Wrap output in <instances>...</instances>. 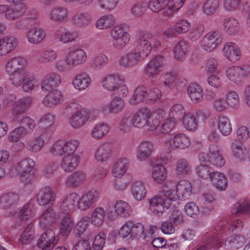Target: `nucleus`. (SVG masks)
I'll use <instances>...</instances> for the list:
<instances>
[{"instance_id":"obj_1","label":"nucleus","mask_w":250,"mask_h":250,"mask_svg":"<svg viewBox=\"0 0 250 250\" xmlns=\"http://www.w3.org/2000/svg\"><path fill=\"white\" fill-rule=\"evenodd\" d=\"M64 112L71 113L69 123L74 128L83 126L85 122L90 118L91 113L87 110L82 108L81 105L76 103L68 104L64 109Z\"/></svg>"},{"instance_id":"obj_2","label":"nucleus","mask_w":250,"mask_h":250,"mask_svg":"<svg viewBox=\"0 0 250 250\" xmlns=\"http://www.w3.org/2000/svg\"><path fill=\"white\" fill-rule=\"evenodd\" d=\"M153 37L152 33L149 32L141 31L139 32L137 44L133 51L141 61L145 59L150 54L152 46L148 39H150Z\"/></svg>"},{"instance_id":"obj_3","label":"nucleus","mask_w":250,"mask_h":250,"mask_svg":"<svg viewBox=\"0 0 250 250\" xmlns=\"http://www.w3.org/2000/svg\"><path fill=\"white\" fill-rule=\"evenodd\" d=\"M185 0H175L173 5H169L168 0H150L148 8L153 12H157L165 10L162 13L164 16H169L172 11L180 9L184 4Z\"/></svg>"},{"instance_id":"obj_4","label":"nucleus","mask_w":250,"mask_h":250,"mask_svg":"<svg viewBox=\"0 0 250 250\" xmlns=\"http://www.w3.org/2000/svg\"><path fill=\"white\" fill-rule=\"evenodd\" d=\"M77 140H71L64 143L60 141L55 143L50 148L51 153L54 156H72L76 155L74 152L79 146Z\"/></svg>"},{"instance_id":"obj_5","label":"nucleus","mask_w":250,"mask_h":250,"mask_svg":"<svg viewBox=\"0 0 250 250\" xmlns=\"http://www.w3.org/2000/svg\"><path fill=\"white\" fill-rule=\"evenodd\" d=\"M113 47L116 50L124 48L130 40V35L121 26L113 28L110 32Z\"/></svg>"},{"instance_id":"obj_6","label":"nucleus","mask_w":250,"mask_h":250,"mask_svg":"<svg viewBox=\"0 0 250 250\" xmlns=\"http://www.w3.org/2000/svg\"><path fill=\"white\" fill-rule=\"evenodd\" d=\"M222 39L223 35L220 31H211L204 36L200 43L204 50L210 52L222 42Z\"/></svg>"},{"instance_id":"obj_7","label":"nucleus","mask_w":250,"mask_h":250,"mask_svg":"<svg viewBox=\"0 0 250 250\" xmlns=\"http://www.w3.org/2000/svg\"><path fill=\"white\" fill-rule=\"evenodd\" d=\"M34 166V161L29 157L21 160L15 166L16 171L21 175V180L25 185L31 182L30 178L25 176L30 173Z\"/></svg>"},{"instance_id":"obj_8","label":"nucleus","mask_w":250,"mask_h":250,"mask_svg":"<svg viewBox=\"0 0 250 250\" xmlns=\"http://www.w3.org/2000/svg\"><path fill=\"white\" fill-rule=\"evenodd\" d=\"M226 75L230 80L236 83H239L250 76V67H231L227 69Z\"/></svg>"},{"instance_id":"obj_9","label":"nucleus","mask_w":250,"mask_h":250,"mask_svg":"<svg viewBox=\"0 0 250 250\" xmlns=\"http://www.w3.org/2000/svg\"><path fill=\"white\" fill-rule=\"evenodd\" d=\"M68 9L63 6H55L48 14L50 21L57 23H62L68 21Z\"/></svg>"},{"instance_id":"obj_10","label":"nucleus","mask_w":250,"mask_h":250,"mask_svg":"<svg viewBox=\"0 0 250 250\" xmlns=\"http://www.w3.org/2000/svg\"><path fill=\"white\" fill-rule=\"evenodd\" d=\"M80 196L76 192L68 194L63 200L61 206V211L63 213H70L75 209L76 206L79 208Z\"/></svg>"},{"instance_id":"obj_11","label":"nucleus","mask_w":250,"mask_h":250,"mask_svg":"<svg viewBox=\"0 0 250 250\" xmlns=\"http://www.w3.org/2000/svg\"><path fill=\"white\" fill-rule=\"evenodd\" d=\"M151 115L150 111L147 108L138 110L132 117L134 127L142 128L147 125L150 130V126L153 125V122L152 125L150 123Z\"/></svg>"},{"instance_id":"obj_12","label":"nucleus","mask_w":250,"mask_h":250,"mask_svg":"<svg viewBox=\"0 0 250 250\" xmlns=\"http://www.w3.org/2000/svg\"><path fill=\"white\" fill-rule=\"evenodd\" d=\"M52 229H47L42 235L37 243V246L42 250H51L57 242Z\"/></svg>"},{"instance_id":"obj_13","label":"nucleus","mask_w":250,"mask_h":250,"mask_svg":"<svg viewBox=\"0 0 250 250\" xmlns=\"http://www.w3.org/2000/svg\"><path fill=\"white\" fill-rule=\"evenodd\" d=\"M99 196V192L95 189L84 193L80 197L79 209L85 210L93 207L98 201Z\"/></svg>"},{"instance_id":"obj_14","label":"nucleus","mask_w":250,"mask_h":250,"mask_svg":"<svg viewBox=\"0 0 250 250\" xmlns=\"http://www.w3.org/2000/svg\"><path fill=\"white\" fill-rule=\"evenodd\" d=\"M164 57L156 55L145 66L144 72L148 77H153L159 73L160 68L163 66Z\"/></svg>"},{"instance_id":"obj_15","label":"nucleus","mask_w":250,"mask_h":250,"mask_svg":"<svg viewBox=\"0 0 250 250\" xmlns=\"http://www.w3.org/2000/svg\"><path fill=\"white\" fill-rule=\"evenodd\" d=\"M86 59V54L82 49L71 50L65 56V62L69 66L81 64L84 63Z\"/></svg>"},{"instance_id":"obj_16","label":"nucleus","mask_w":250,"mask_h":250,"mask_svg":"<svg viewBox=\"0 0 250 250\" xmlns=\"http://www.w3.org/2000/svg\"><path fill=\"white\" fill-rule=\"evenodd\" d=\"M27 61L24 57L18 56L8 60L5 66V71L8 74L22 71L27 64Z\"/></svg>"},{"instance_id":"obj_17","label":"nucleus","mask_w":250,"mask_h":250,"mask_svg":"<svg viewBox=\"0 0 250 250\" xmlns=\"http://www.w3.org/2000/svg\"><path fill=\"white\" fill-rule=\"evenodd\" d=\"M86 179V173L82 170H78L67 177L65 181V185L68 188H77L83 185Z\"/></svg>"},{"instance_id":"obj_18","label":"nucleus","mask_w":250,"mask_h":250,"mask_svg":"<svg viewBox=\"0 0 250 250\" xmlns=\"http://www.w3.org/2000/svg\"><path fill=\"white\" fill-rule=\"evenodd\" d=\"M54 37L56 41L66 43L74 41L78 37V34L61 26L56 30Z\"/></svg>"},{"instance_id":"obj_19","label":"nucleus","mask_w":250,"mask_h":250,"mask_svg":"<svg viewBox=\"0 0 250 250\" xmlns=\"http://www.w3.org/2000/svg\"><path fill=\"white\" fill-rule=\"evenodd\" d=\"M61 76L57 73L51 72L47 74L43 78L41 83L42 90L51 91L57 87L61 83Z\"/></svg>"},{"instance_id":"obj_20","label":"nucleus","mask_w":250,"mask_h":250,"mask_svg":"<svg viewBox=\"0 0 250 250\" xmlns=\"http://www.w3.org/2000/svg\"><path fill=\"white\" fill-rule=\"evenodd\" d=\"M18 43V39L14 36H7L0 39V56L5 55L14 50Z\"/></svg>"},{"instance_id":"obj_21","label":"nucleus","mask_w":250,"mask_h":250,"mask_svg":"<svg viewBox=\"0 0 250 250\" xmlns=\"http://www.w3.org/2000/svg\"><path fill=\"white\" fill-rule=\"evenodd\" d=\"M56 193L49 188L41 189L37 195V201L41 206L53 205L55 203Z\"/></svg>"},{"instance_id":"obj_22","label":"nucleus","mask_w":250,"mask_h":250,"mask_svg":"<svg viewBox=\"0 0 250 250\" xmlns=\"http://www.w3.org/2000/svg\"><path fill=\"white\" fill-rule=\"evenodd\" d=\"M26 36L29 43L38 44L42 42L45 39L46 32L42 27H34L28 29Z\"/></svg>"},{"instance_id":"obj_23","label":"nucleus","mask_w":250,"mask_h":250,"mask_svg":"<svg viewBox=\"0 0 250 250\" xmlns=\"http://www.w3.org/2000/svg\"><path fill=\"white\" fill-rule=\"evenodd\" d=\"M58 218L57 213L49 207L46 208L40 217V225L42 228H47L56 222Z\"/></svg>"},{"instance_id":"obj_24","label":"nucleus","mask_w":250,"mask_h":250,"mask_svg":"<svg viewBox=\"0 0 250 250\" xmlns=\"http://www.w3.org/2000/svg\"><path fill=\"white\" fill-rule=\"evenodd\" d=\"M125 107V103L121 97L113 99L110 103L102 107V111L105 115L110 113L117 114L121 112Z\"/></svg>"},{"instance_id":"obj_25","label":"nucleus","mask_w":250,"mask_h":250,"mask_svg":"<svg viewBox=\"0 0 250 250\" xmlns=\"http://www.w3.org/2000/svg\"><path fill=\"white\" fill-rule=\"evenodd\" d=\"M225 57L231 62H235L241 57V51L238 46L234 42H227L223 49Z\"/></svg>"},{"instance_id":"obj_26","label":"nucleus","mask_w":250,"mask_h":250,"mask_svg":"<svg viewBox=\"0 0 250 250\" xmlns=\"http://www.w3.org/2000/svg\"><path fill=\"white\" fill-rule=\"evenodd\" d=\"M153 144L151 142H142L137 148L136 157L138 160L144 161L148 158L153 151Z\"/></svg>"},{"instance_id":"obj_27","label":"nucleus","mask_w":250,"mask_h":250,"mask_svg":"<svg viewBox=\"0 0 250 250\" xmlns=\"http://www.w3.org/2000/svg\"><path fill=\"white\" fill-rule=\"evenodd\" d=\"M158 123L159 122L157 120L153 121V125L150 126V130L154 131V133L157 134L169 132L173 128L175 125L177 124L169 117L161 125H159Z\"/></svg>"},{"instance_id":"obj_28","label":"nucleus","mask_w":250,"mask_h":250,"mask_svg":"<svg viewBox=\"0 0 250 250\" xmlns=\"http://www.w3.org/2000/svg\"><path fill=\"white\" fill-rule=\"evenodd\" d=\"M112 145L109 143L101 145L96 149L95 153V158L98 161L104 162L110 157L112 151Z\"/></svg>"},{"instance_id":"obj_29","label":"nucleus","mask_w":250,"mask_h":250,"mask_svg":"<svg viewBox=\"0 0 250 250\" xmlns=\"http://www.w3.org/2000/svg\"><path fill=\"white\" fill-rule=\"evenodd\" d=\"M33 207L31 204H26L17 211L16 210L7 211L5 215L7 217L18 216L21 220H27L33 216Z\"/></svg>"},{"instance_id":"obj_30","label":"nucleus","mask_w":250,"mask_h":250,"mask_svg":"<svg viewBox=\"0 0 250 250\" xmlns=\"http://www.w3.org/2000/svg\"><path fill=\"white\" fill-rule=\"evenodd\" d=\"M60 166L65 172L74 171L78 166L80 159L78 155L62 156Z\"/></svg>"},{"instance_id":"obj_31","label":"nucleus","mask_w":250,"mask_h":250,"mask_svg":"<svg viewBox=\"0 0 250 250\" xmlns=\"http://www.w3.org/2000/svg\"><path fill=\"white\" fill-rule=\"evenodd\" d=\"M176 191L178 196L177 199L186 200L188 198L192 190L190 183L186 180H181L175 185Z\"/></svg>"},{"instance_id":"obj_32","label":"nucleus","mask_w":250,"mask_h":250,"mask_svg":"<svg viewBox=\"0 0 250 250\" xmlns=\"http://www.w3.org/2000/svg\"><path fill=\"white\" fill-rule=\"evenodd\" d=\"M64 214L63 216L61 217V220L59 223V230L62 235L66 236L71 232L74 224L70 213Z\"/></svg>"},{"instance_id":"obj_33","label":"nucleus","mask_w":250,"mask_h":250,"mask_svg":"<svg viewBox=\"0 0 250 250\" xmlns=\"http://www.w3.org/2000/svg\"><path fill=\"white\" fill-rule=\"evenodd\" d=\"M33 102L30 97H25L19 99L12 108V116L19 114H23L24 111L29 108Z\"/></svg>"},{"instance_id":"obj_34","label":"nucleus","mask_w":250,"mask_h":250,"mask_svg":"<svg viewBox=\"0 0 250 250\" xmlns=\"http://www.w3.org/2000/svg\"><path fill=\"white\" fill-rule=\"evenodd\" d=\"M123 82V79L118 74H111L104 77L102 83L103 86L106 90L112 92L115 91V88H117L118 83Z\"/></svg>"},{"instance_id":"obj_35","label":"nucleus","mask_w":250,"mask_h":250,"mask_svg":"<svg viewBox=\"0 0 250 250\" xmlns=\"http://www.w3.org/2000/svg\"><path fill=\"white\" fill-rule=\"evenodd\" d=\"M18 194L13 192H9L2 195L0 197V208L7 209L13 208L19 201Z\"/></svg>"},{"instance_id":"obj_36","label":"nucleus","mask_w":250,"mask_h":250,"mask_svg":"<svg viewBox=\"0 0 250 250\" xmlns=\"http://www.w3.org/2000/svg\"><path fill=\"white\" fill-rule=\"evenodd\" d=\"M129 164V160L126 158L118 159L113 167V175L116 178H121L126 173Z\"/></svg>"},{"instance_id":"obj_37","label":"nucleus","mask_w":250,"mask_h":250,"mask_svg":"<svg viewBox=\"0 0 250 250\" xmlns=\"http://www.w3.org/2000/svg\"><path fill=\"white\" fill-rule=\"evenodd\" d=\"M150 209L153 213L158 216L163 214L165 209L167 208L165 206V201L161 197L154 196L149 202Z\"/></svg>"},{"instance_id":"obj_38","label":"nucleus","mask_w":250,"mask_h":250,"mask_svg":"<svg viewBox=\"0 0 250 250\" xmlns=\"http://www.w3.org/2000/svg\"><path fill=\"white\" fill-rule=\"evenodd\" d=\"M209 152L210 153V164L218 167L225 165V160L220 154L217 146L215 145H210Z\"/></svg>"},{"instance_id":"obj_39","label":"nucleus","mask_w":250,"mask_h":250,"mask_svg":"<svg viewBox=\"0 0 250 250\" xmlns=\"http://www.w3.org/2000/svg\"><path fill=\"white\" fill-rule=\"evenodd\" d=\"M131 192L137 201L144 199L146 194V189L144 183L141 181L134 182L131 186Z\"/></svg>"},{"instance_id":"obj_40","label":"nucleus","mask_w":250,"mask_h":250,"mask_svg":"<svg viewBox=\"0 0 250 250\" xmlns=\"http://www.w3.org/2000/svg\"><path fill=\"white\" fill-rule=\"evenodd\" d=\"M190 45L186 41L181 40L175 45L173 54L175 59L182 60L184 58L188 53Z\"/></svg>"},{"instance_id":"obj_41","label":"nucleus","mask_w":250,"mask_h":250,"mask_svg":"<svg viewBox=\"0 0 250 250\" xmlns=\"http://www.w3.org/2000/svg\"><path fill=\"white\" fill-rule=\"evenodd\" d=\"M91 83V78L85 73L77 75L72 81L74 87L78 90L85 89L88 87Z\"/></svg>"},{"instance_id":"obj_42","label":"nucleus","mask_w":250,"mask_h":250,"mask_svg":"<svg viewBox=\"0 0 250 250\" xmlns=\"http://www.w3.org/2000/svg\"><path fill=\"white\" fill-rule=\"evenodd\" d=\"M175 183L167 181L162 187L160 191L161 195H163L166 199L170 201H175L177 199L176 191H175Z\"/></svg>"},{"instance_id":"obj_43","label":"nucleus","mask_w":250,"mask_h":250,"mask_svg":"<svg viewBox=\"0 0 250 250\" xmlns=\"http://www.w3.org/2000/svg\"><path fill=\"white\" fill-rule=\"evenodd\" d=\"M223 245V242L221 241L220 235L216 233V231L209 235L208 238L206 241L205 244L201 245L197 250H207L211 248H220Z\"/></svg>"},{"instance_id":"obj_44","label":"nucleus","mask_w":250,"mask_h":250,"mask_svg":"<svg viewBox=\"0 0 250 250\" xmlns=\"http://www.w3.org/2000/svg\"><path fill=\"white\" fill-rule=\"evenodd\" d=\"M147 88L144 85L137 87L134 91L133 94L129 100L131 104H136L146 102V98Z\"/></svg>"},{"instance_id":"obj_45","label":"nucleus","mask_w":250,"mask_h":250,"mask_svg":"<svg viewBox=\"0 0 250 250\" xmlns=\"http://www.w3.org/2000/svg\"><path fill=\"white\" fill-rule=\"evenodd\" d=\"M188 94L190 99L194 103L201 102L203 98L202 87L196 83H191L187 88Z\"/></svg>"},{"instance_id":"obj_46","label":"nucleus","mask_w":250,"mask_h":250,"mask_svg":"<svg viewBox=\"0 0 250 250\" xmlns=\"http://www.w3.org/2000/svg\"><path fill=\"white\" fill-rule=\"evenodd\" d=\"M246 242L245 237L237 235L227 238L225 241V246L227 249H238Z\"/></svg>"},{"instance_id":"obj_47","label":"nucleus","mask_w":250,"mask_h":250,"mask_svg":"<svg viewBox=\"0 0 250 250\" xmlns=\"http://www.w3.org/2000/svg\"><path fill=\"white\" fill-rule=\"evenodd\" d=\"M62 95L61 92L58 90L49 92L42 100L43 104L47 107H52L59 104Z\"/></svg>"},{"instance_id":"obj_48","label":"nucleus","mask_w":250,"mask_h":250,"mask_svg":"<svg viewBox=\"0 0 250 250\" xmlns=\"http://www.w3.org/2000/svg\"><path fill=\"white\" fill-rule=\"evenodd\" d=\"M140 61V59L132 50L122 56L119 60V63L122 66L128 68L133 66Z\"/></svg>"},{"instance_id":"obj_49","label":"nucleus","mask_w":250,"mask_h":250,"mask_svg":"<svg viewBox=\"0 0 250 250\" xmlns=\"http://www.w3.org/2000/svg\"><path fill=\"white\" fill-rule=\"evenodd\" d=\"M106 212L103 207H98L92 212L91 217V223L96 227L101 226L104 221Z\"/></svg>"},{"instance_id":"obj_50","label":"nucleus","mask_w":250,"mask_h":250,"mask_svg":"<svg viewBox=\"0 0 250 250\" xmlns=\"http://www.w3.org/2000/svg\"><path fill=\"white\" fill-rule=\"evenodd\" d=\"M223 24L225 30L229 35L237 34L240 31L239 22L234 18L225 19Z\"/></svg>"},{"instance_id":"obj_51","label":"nucleus","mask_w":250,"mask_h":250,"mask_svg":"<svg viewBox=\"0 0 250 250\" xmlns=\"http://www.w3.org/2000/svg\"><path fill=\"white\" fill-rule=\"evenodd\" d=\"M214 186L220 190H225L228 186V180L223 173L215 172L210 180Z\"/></svg>"},{"instance_id":"obj_52","label":"nucleus","mask_w":250,"mask_h":250,"mask_svg":"<svg viewBox=\"0 0 250 250\" xmlns=\"http://www.w3.org/2000/svg\"><path fill=\"white\" fill-rule=\"evenodd\" d=\"M186 115L185 110L180 104H174L170 108L169 117L176 123L178 121L183 120Z\"/></svg>"},{"instance_id":"obj_53","label":"nucleus","mask_w":250,"mask_h":250,"mask_svg":"<svg viewBox=\"0 0 250 250\" xmlns=\"http://www.w3.org/2000/svg\"><path fill=\"white\" fill-rule=\"evenodd\" d=\"M12 122L16 124L26 125L31 130H33L36 127L34 120L28 116H24V114L12 116Z\"/></svg>"},{"instance_id":"obj_54","label":"nucleus","mask_w":250,"mask_h":250,"mask_svg":"<svg viewBox=\"0 0 250 250\" xmlns=\"http://www.w3.org/2000/svg\"><path fill=\"white\" fill-rule=\"evenodd\" d=\"M233 214L250 215V201L240 200L236 203L231 209Z\"/></svg>"},{"instance_id":"obj_55","label":"nucleus","mask_w":250,"mask_h":250,"mask_svg":"<svg viewBox=\"0 0 250 250\" xmlns=\"http://www.w3.org/2000/svg\"><path fill=\"white\" fill-rule=\"evenodd\" d=\"M109 126L106 123H101L96 125L92 129L91 135L95 139H101L109 131Z\"/></svg>"},{"instance_id":"obj_56","label":"nucleus","mask_w":250,"mask_h":250,"mask_svg":"<svg viewBox=\"0 0 250 250\" xmlns=\"http://www.w3.org/2000/svg\"><path fill=\"white\" fill-rule=\"evenodd\" d=\"M218 128L223 135L228 136L232 131V127L229 119L225 116H222L218 120Z\"/></svg>"},{"instance_id":"obj_57","label":"nucleus","mask_w":250,"mask_h":250,"mask_svg":"<svg viewBox=\"0 0 250 250\" xmlns=\"http://www.w3.org/2000/svg\"><path fill=\"white\" fill-rule=\"evenodd\" d=\"M167 175L166 169L163 165L158 164L154 166L152 171V177L155 181L161 183L166 179Z\"/></svg>"},{"instance_id":"obj_58","label":"nucleus","mask_w":250,"mask_h":250,"mask_svg":"<svg viewBox=\"0 0 250 250\" xmlns=\"http://www.w3.org/2000/svg\"><path fill=\"white\" fill-rule=\"evenodd\" d=\"M90 21V17L86 13H77L72 18V23L78 27H85L88 25Z\"/></svg>"},{"instance_id":"obj_59","label":"nucleus","mask_w":250,"mask_h":250,"mask_svg":"<svg viewBox=\"0 0 250 250\" xmlns=\"http://www.w3.org/2000/svg\"><path fill=\"white\" fill-rule=\"evenodd\" d=\"M22 84L24 90L27 91L34 88L35 86L38 84V81L32 73H23Z\"/></svg>"},{"instance_id":"obj_60","label":"nucleus","mask_w":250,"mask_h":250,"mask_svg":"<svg viewBox=\"0 0 250 250\" xmlns=\"http://www.w3.org/2000/svg\"><path fill=\"white\" fill-rule=\"evenodd\" d=\"M196 172L201 178L210 180L215 172L208 165H200L196 167Z\"/></svg>"},{"instance_id":"obj_61","label":"nucleus","mask_w":250,"mask_h":250,"mask_svg":"<svg viewBox=\"0 0 250 250\" xmlns=\"http://www.w3.org/2000/svg\"><path fill=\"white\" fill-rule=\"evenodd\" d=\"M115 212L122 217H128L131 212L130 207L128 203L122 200H119L115 205Z\"/></svg>"},{"instance_id":"obj_62","label":"nucleus","mask_w":250,"mask_h":250,"mask_svg":"<svg viewBox=\"0 0 250 250\" xmlns=\"http://www.w3.org/2000/svg\"><path fill=\"white\" fill-rule=\"evenodd\" d=\"M134 126L132 116L130 113L125 114L119 123V129L124 132H128Z\"/></svg>"},{"instance_id":"obj_63","label":"nucleus","mask_w":250,"mask_h":250,"mask_svg":"<svg viewBox=\"0 0 250 250\" xmlns=\"http://www.w3.org/2000/svg\"><path fill=\"white\" fill-rule=\"evenodd\" d=\"M176 173L178 176L188 174L190 172V167L188 161L185 159H179L175 165Z\"/></svg>"},{"instance_id":"obj_64","label":"nucleus","mask_w":250,"mask_h":250,"mask_svg":"<svg viewBox=\"0 0 250 250\" xmlns=\"http://www.w3.org/2000/svg\"><path fill=\"white\" fill-rule=\"evenodd\" d=\"M173 144L175 147L184 149L188 147L190 144V140L183 134L176 135L173 139Z\"/></svg>"}]
</instances>
